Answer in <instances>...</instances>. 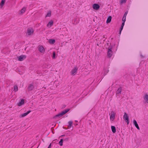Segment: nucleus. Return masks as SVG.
<instances>
[{
	"instance_id": "32",
	"label": "nucleus",
	"mask_w": 148,
	"mask_h": 148,
	"mask_svg": "<svg viewBox=\"0 0 148 148\" xmlns=\"http://www.w3.org/2000/svg\"><path fill=\"white\" fill-rule=\"evenodd\" d=\"M125 21H124V22H123L122 23V24L121 26L124 27L125 25Z\"/></svg>"
},
{
	"instance_id": "50",
	"label": "nucleus",
	"mask_w": 148,
	"mask_h": 148,
	"mask_svg": "<svg viewBox=\"0 0 148 148\" xmlns=\"http://www.w3.org/2000/svg\"><path fill=\"white\" fill-rule=\"evenodd\" d=\"M38 147L37 148H38Z\"/></svg>"
},
{
	"instance_id": "3",
	"label": "nucleus",
	"mask_w": 148,
	"mask_h": 148,
	"mask_svg": "<svg viewBox=\"0 0 148 148\" xmlns=\"http://www.w3.org/2000/svg\"><path fill=\"white\" fill-rule=\"evenodd\" d=\"M26 58V56L25 55H21L18 57H17V58L18 61H21L24 60Z\"/></svg>"
},
{
	"instance_id": "9",
	"label": "nucleus",
	"mask_w": 148,
	"mask_h": 148,
	"mask_svg": "<svg viewBox=\"0 0 148 148\" xmlns=\"http://www.w3.org/2000/svg\"><path fill=\"white\" fill-rule=\"evenodd\" d=\"M38 49L40 53H44L45 51V49L42 46H39Z\"/></svg>"
},
{
	"instance_id": "8",
	"label": "nucleus",
	"mask_w": 148,
	"mask_h": 148,
	"mask_svg": "<svg viewBox=\"0 0 148 148\" xmlns=\"http://www.w3.org/2000/svg\"><path fill=\"white\" fill-rule=\"evenodd\" d=\"M63 116V115L61 112L60 113L58 114H57V115H56L55 116H54L53 117V118L55 119H56L57 118H60L62 116Z\"/></svg>"
},
{
	"instance_id": "1",
	"label": "nucleus",
	"mask_w": 148,
	"mask_h": 148,
	"mask_svg": "<svg viewBox=\"0 0 148 148\" xmlns=\"http://www.w3.org/2000/svg\"><path fill=\"white\" fill-rule=\"evenodd\" d=\"M114 45H115L114 46L113 45H111V44H110V45L109 46L107 52V58H110L111 57L112 53V50Z\"/></svg>"
},
{
	"instance_id": "30",
	"label": "nucleus",
	"mask_w": 148,
	"mask_h": 148,
	"mask_svg": "<svg viewBox=\"0 0 148 148\" xmlns=\"http://www.w3.org/2000/svg\"><path fill=\"white\" fill-rule=\"evenodd\" d=\"M62 107L61 108V109H63L64 108H65L66 107V105H62Z\"/></svg>"
},
{
	"instance_id": "17",
	"label": "nucleus",
	"mask_w": 148,
	"mask_h": 148,
	"mask_svg": "<svg viewBox=\"0 0 148 148\" xmlns=\"http://www.w3.org/2000/svg\"><path fill=\"white\" fill-rule=\"evenodd\" d=\"M34 88V86L32 84H30L29 85L28 89L29 91H32Z\"/></svg>"
},
{
	"instance_id": "36",
	"label": "nucleus",
	"mask_w": 148,
	"mask_h": 148,
	"mask_svg": "<svg viewBox=\"0 0 148 148\" xmlns=\"http://www.w3.org/2000/svg\"><path fill=\"white\" fill-rule=\"evenodd\" d=\"M140 56L142 58H143V56L142 54H140Z\"/></svg>"
},
{
	"instance_id": "37",
	"label": "nucleus",
	"mask_w": 148,
	"mask_h": 148,
	"mask_svg": "<svg viewBox=\"0 0 148 148\" xmlns=\"http://www.w3.org/2000/svg\"><path fill=\"white\" fill-rule=\"evenodd\" d=\"M62 128H63L64 129H66H66H67V128H66V127H64V126H63V127H62Z\"/></svg>"
},
{
	"instance_id": "46",
	"label": "nucleus",
	"mask_w": 148,
	"mask_h": 148,
	"mask_svg": "<svg viewBox=\"0 0 148 148\" xmlns=\"http://www.w3.org/2000/svg\"><path fill=\"white\" fill-rule=\"evenodd\" d=\"M75 121L76 122H78V121Z\"/></svg>"
},
{
	"instance_id": "13",
	"label": "nucleus",
	"mask_w": 148,
	"mask_h": 148,
	"mask_svg": "<svg viewBox=\"0 0 148 148\" xmlns=\"http://www.w3.org/2000/svg\"><path fill=\"white\" fill-rule=\"evenodd\" d=\"M53 22L52 20H51L49 21L47 25V27H50L53 25Z\"/></svg>"
},
{
	"instance_id": "14",
	"label": "nucleus",
	"mask_w": 148,
	"mask_h": 148,
	"mask_svg": "<svg viewBox=\"0 0 148 148\" xmlns=\"http://www.w3.org/2000/svg\"><path fill=\"white\" fill-rule=\"evenodd\" d=\"M71 109V108H68L62 111L63 115L68 112Z\"/></svg>"
},
{
	"instance_id": "20",
	"label": "nucleus",
	"mask_w": 148,
	"mask_h": 148,
	"mask_svg": "<svg viewBox=\"0 0 148 148\" xmlns=\"http://www.w3.org/2000/svg\"><path fill=\"white\" fill-rule=\"evenodd\" d=\"M26 9V8L23 7L21 10L20 11L19 14H22L25 12Z\"/></svg>"
},
{
	"instance_id": "26",
	"label": "nucleus",
	"mask_w": 148,
	"mask_h": 148,
	"mask_svg": "<svg viewBox=\"0 0 148 148\" xmlns=\"http://www.w3.org/2000/svg\"><path fill=\"white\" fill-rule=\"evenodd\" d=\"M51 14V11L49 10V12L45 16V17H49L50 16Z\"/></svg>"
},
{
	"instance_id": "43",
	"label": "nucleus",
	"mask_w": 148,
	"mask_h": 148,
	"mask_svg": "<svg viewBox=\"0 0 148 148\" xmlns=\"http://www.w3.org/2000/svg\"><path fill=\"white\" fill-rule=\"evenodd\" d=\"M109 43H107V45H108V46H109Z\"/></svg>"
},
{
	"instance_id": "25",
	"label": "nucleus",
	"mask_w": 148,
	"mask_h": 148,
	"mask_svg": "<svg viewBox=\"0 0 148 148\" xmlns=\"http://www.w3.org/2000/svg\"><path fill=\"white\" fill-rule=\"evenodd\" d=\"M64 141V140L62 139H61L60 141L59 142V144L60 146L63 145V143Z\"/></svg>"
},
{
	"instance_id": "10",
	"label": "nucleus",
	"mask_w": 148,
	"mask_h": 148,
	"mask_svg": "<svg viewBox=\"0 0 148 148\" xmlns=\"http://www.w3.org/2000/svg\"><path fill=\"white\" fill-rule=\"evenodd\" d=\"M78 67L77 66L74 67L73 69L71 70V74H74L75 73H76L77 71Z\"/></svg>"
},
{
	"instance_id": "31",
	"label": "nucleus",
	"mask_w": 148,
	"mask_h": 148,
	"mask_svg": "<svg viewBox=\"0 0 148 148\" xmlns=\"http://www.w3.org/2000/svg\"><path fill=\"white\" fill-rule=\"evenodd\" d=\"M123 27L121 26L119 28V31H122L123 29Z\"/></svg>"
},
{
	"instance_id": "44",
	"label": "nucleus",
	"mask_w": 148,
	"mask_h": 148,
	"mask_svg": "<svg viewBox=\"0 0 148 148\" xmlns=\"http://www.w3.org/2000/svg\"><path fill=\"white\" fill-rule=\"evenodd\" d=\"M49 67H50L51 66V65H49Z\"/></svg>"
},
{
	"instance_id": "12",
	"label": "nucleus",
	"mask_w": 148,
	"mask_h": 148,
	"mask_svg": "<svg viewBox=\"0 0 148 148\" xmlns=\"http://www.w3.org/2000/svg\"><path fill=\"white\" fill-rule=\"evenodd\" d=\"M133 123L134 125L136 127L138 130H140V128L138 125L137 123V121L135 120H134L133 121Z\"/></svg>"
},
{
	"instance_id": "5",
	"label": "nucleus",
	"mask_w": 148,
	"mask_h": 148,
	"mask_svg": "<svg viewBox=\"0 0 148 148\" xmlns=\"http://www.w3.org/2000/svg\"><path fill=\"white\" fill-rule=\"evenodd\" d=\"M92 8L93 9L97 10L99 9L100 6L97 3H94L92 5Z\"/></svg>"
},
{
	"instance_id": "34",
	"label": "nucleus",
	"mask_w": 148,
	"mask_h": 148,
	"mask_svg": "<svg viewBox=\"0 0 148 148\" xmlns=\"http://www.w3.org/2000/svg\"><path fill=\"white\" fill-rule=\"evenodd\" d=\"M69 138H66L64 139V141H67V140H69Z\"/></svg>"
},
{
	"instance_id": "49",
	"label": "nucleus",
	"mask_w": 148,
	"mask_h": 148,
	"mask_svg": "<svg viewBox=\"0 0 148 148\" xmlns=\"http://www.w3.org/2000/svg\"><path fill=\"white\" fill-rule=\"evenodd\" d=\"M113 39V38H111V39Z\"/></svg>"
},
{
	"instance_id": "27",
	"label": "nucleus",
	"mask_w": 148,
	"mask_h": 148,
	"mask_svg": "<svg viewBox=\"0 0 148 148\" xmlns=\"http://www.w3.org/2000/svg\"><path fill=\"white\" fill-rule=\"evenodd\" d=\"M14 90L15 91H17L18 90V87L17 86L15 85L14 87Z\"/></svg>"
},
{
	"instance_id": "28",
	"label": "nucleus",
	"mask_w": 148,
	"mask_h": 148,
	"mask_svg": "<svg viewBox=\"0 0 148 148\" xmlns=\"http://www.w3.org/2000/svg\"><path fill=\"white\" fill-rule=\"evenodd\" d=\"M127 0H121L120 3L121 4L123 3H125Z\"/></svg>"
},
{
	"instance_id": "21",
	"label": "nucleus",
	"mask_w": 148,
	"mask_h": 148,
	"mask_svg": "<svg viewBox=\"0 0 148 148\" xmlns=\"http://www.w3.org/2000/svg\"><path fill=\"white\" fill-rule=\"evenodd\" d=\"M112 17L111 16H109L107 18L106 20V23H108L111 22L112 20Z\"/></svg>"
},
{
	"instance_id": "19",
	"label": "nucleus",
	"mask_w": 148,
	"mask_h": 148,
	"mask_svg": "<svg viewBox=\"0 0 148 148\" xmlns=\"http://www.w3.org/2000/svg\"><path fill=\"white\" fill-rule=\"evenodd\" d=\"M111 129L112 132L113 133H115L116 132V128L115 126H111Z\"/></svg>"
},
{
	"instance_id": "42",
	"label": "nucleus",
	"mask_w": 148,
	"mask_h": 148,
	"mask_svg": "<svg viewBox=\"0 0 148 148\" xmlns=\"http://www.w3.org/2000/svg\"><path fill=\"white\" fill-rule=\"evenodd\" d=\"M79 23V21H77L76 23V24H78V23Z\"/></svg>"
},
{
	"instance_id": "18",
	"label": "nucleus",
	"mask_w": 148,
	"mask_h": 148,
	"mask_svg": "<svg viewBox=\"0 0 148 148\" xmlns=\"http://www.w3.org/2000/svg\"><path fill=\"white\" fill-rule=\"evenodd\" d=\"M5 0H1V3H0V7L2 8L5 4Z\"/></svg>"
},
{
	"instance_id": "29",
	"label": "nucleus",
	"mask_w": 148,
	"mask_h": 148,
	"mask_svg": "<svg viewBox=\"0 0 148 148\" xmlns=\"http://www.w3.org/2000/svg\"><path fill=\"white\" fill-rule=\"evenodd\" d=\"M128 11H126L125 12V13H124V16H123V17L124 18V17H126V16H127V15L128 13Z\"/></svg>"
},
{
	"instance_id": "39",
	"label": "nucleus",
	"mask_w": 148,
	"mask_h": 148,
	"mask_svg": "<svg viewBox=\"0 0 148 148\" xmlns=\"http://www.w3.org/2000/svg\"><path fill=\"white\" fill-rule=\"evenodd\" d=\"M76 20H77V18H74V22L75 23L76 21Z\"/></svg>"
},
{
	"instance_id": "35",
	"label": "nucleus",
	"mask_w": 148,
	"mask_h": 148,
	"mask_svg": "<svg viewBox=\"0 0 148 148\" xmlns=\"http://www.w3.org/2000/svg\"><path fill=\"white\" fill-rule=\"evenodd\" d=\"M51 143H50L47 148H51Z\"/></svg>"
},
{
	"instance_id": "38",
	"label": "nucleus",
	"mask_w": 148,
	"mask_h": 148,
	"mask_svg": "<svg viewBox=\"0 0 148 148\" xmlns=\"http://www.w3.org/2000/svg\"><path fill=\"white\" fill-rule=\"evenodd\" d=\"M121 31H119V35H120L121 34Z\"/></svg>"
},
{
	"instance_id": "2",
	"label": "nucleus",
	"mask_w": 148,
	"mask_h": 148,
	"mask_svg": "<svg viewBox=\"0 0 148 148\" xmlns=\"http://www.w3.org/2000/svg\"><path fill=\"white\" fill-rule=\"evenodd\" d=\"M123 116V119L127 123V125H128L130 123V119L129 116L127 114L126 112L124 113Z\"/></svg>"
},
{
	"instance_id": "33",
	"label": "nucleus",
	"mask_w": 148,
	"mask_h": 148,
	"mask_svg": "<svg viewBox=\"0 0 148 148\" xmlns=\"http://www.w3.org/2000/svg\"><path fill=\"white\" fill-rule=\"evenodd\" d=\"M124 21H125H125H126V17L124 18V17H123L122 18V21L124 22Z\"/></svg>"
},
{
	"instance_id": "24",
	"label": "nucleus",
	"mask_w": 148,
	"mask_h": 148,
	"mask_svg": "<svg viewBox=\"0 0 148 148\" xmlns=\"http://www.w3.org/2000/svg\"><path fill=\"white\" fill-rule=\"evenodd\" d=\"M56 53L55 51H53V53L52 58L53 59H55L56 58Z\"/></svg>"
},
{
	"instance_id": "15",
	"label": "nucleus",
	"mask_w": 148,
	"mask_h": 148,
	"mask_svg": "<svg viewBox=\"0 0 148 148\" xmlns=\"http://www.w3.org/2000/svg\"><path fill=\"white\" fill-rule=\"evenodd\" d=\"M122 87L121 86L118 88L117 90L116 91V94H121V92Z\"/></svg>"
},
{
	"instance_id": "47",
	"label": "nucleus",
	"mask_w": 148,
	"mask_h": 148,
	"mask_svg": "<svg viewBox=\"0 0 148 148\" xmlns=\"http://www.w3.org/2000/svg\"><path fill=\"white\" fill-rule=\"evenodd\" d=\"M52 129H53V127H51V129L52 130Z\"/></svg>"
},
{
	"instance_id": "40",
	"label": "nucleus",
	"mask_w": 148,
	"mask_h": 148,
	"mask_svg": "<svg viewBox=\"0 0 148 148\" xmlns=\"http://www.w3.org/2000/svg\"><path fill=\"white\" fill-rule=\"evenodd\" d=\"M65 136V135H62L61 136H60L59 138H60V137H61L64 136Z\"/></svg>"
},
{
	"instance_id": "4",
	"label": "nucleus",
	"mask_w": 148,
	"mask_h": 148,
	"mask_svg": "<svg viewBox=\"0 0 148 148\" xmlns=\"http://www.w3.org/2000/svg\"><path fill=\"white\" fill-rule=\"evenodd\" d=\"M115 114L116 113H115L113 111L111 112V114L110 116V119L112 121H113L114 120Z\"/></svg>"
},
{
	"instance_id": "7",
	"label": "nucleus",
	"mask_w": 148,
	"mask_h": 148,
	"mask_svg": "<svg viewBox=\"0 0 148 148\" xmlns=\"http://www.w3.org/2000/svg\"><path fill=\"white\" fill-rule=\"evenodd\" d=\"M25 103V99H21L20 101H19L17 103V106H20L24 104Z\"/></svg>"
},
{
	"instance_id": "22",
	"label": "nucleus",
	"mask_w": 148,
	"mask_h": 148,
	"mask_svg": "<svg viewBox=\"0 0 148 148\" xmlns=\"http://www.w3.org/2000/svg\"><path fill=\"white\" fill-rule=\"evenodd\" d=\"M144 99L147 103H148V95L145 94Z\"/></svg>"
},
{
	"instance_id": "11",
	"label": "nucleus",
	"mask_w": 148,
	"mask_h": 148,
	"mask_svg": "<svg viewBox=\"0 0 148 148\" xmlns=\"http://www.w3.org/2000/svg\"><path fill=\"white\" fill-rule=\"evenodd\" d=\"M31 112V111L30 110H29L27 112L23 113V114H21L20 115V117H23L27 115H28L29 113H30Z\"/></svg>"
},
{
	"instance_id": "41",
	"label": "nucleus",
	"mask_w": 148,
	"mask_h": 148,
	"mask_svg": "<svg viewBox=\"0 0 148 148\" xmlns=\"http://www.w3.org/2000/svg\"><path fill=\"white\" fill-rule=\"evenodd\" d=\"M58 141V140L57 139H55V140H53V141Z\"/></svg>"
},
{
	"instance_id": "45",
	"label": "nucleus",
	"mask_w": 148,
	"mask_h": 148,
	"mask_svg": "<svg viewBox=\"0 0 148 148\" xmlns=\"http://www.w3.org/2000/svg\"><path fill=\"white\" fill-rule=\"evenodd\" d=\"M52 132L53 134H54V133L53 132V131H52Z\"/></svg>"
},
{
	"instance_id": "6",
	"label": "nucleus",
	"mask_w": 148,
	"mask_h": 148,
	"mask_svg": "<svg viewBox=\"0 0 148 148\" xmlns=\"http://www.w3.org/2000/svg\"><path fill=\"white\" fill-rule=\"evenodd\" d=\"M34 32L32 28H28L27 30V34L28 35H30L32 34Z\"/></svg>"
},
{
	"instance_id": "48",
	"label": "nucleus",
	"mask_w": 148,
	"mask_h": 148,
	"mask_svg": "<svg viewBox=\"0 0 148 148\" xmlns=\"http://www.w3.org/2000/svg\"><path fill=\"white\" fill-rule=\"evenodd\" d=\"M53 142V143H55V142Z\"/></svg>"
},
{
	"instance_id": "16",
	"label": "nucleus",
	"mask_w": 148,
	"mask_h": 148,
	"mask_svg": "<svg viewBox=\"0 0 148 148\" xmlns=\"http://www.w3.org/2000/svg\"><path fill=\"white\" fill-rule=\"evenodd\" d=\"M48 42L50 44H53L56 41L54 39H49Z\"/></svg>"
},
{
	"instance_id": "23",
	"label": "nucleus",
	"mask_w": 148,
	"mask_h": 148,
	"mask_svg": "<svg viewBox=\"0 0 148 148\" xmlns=\"http://www.w3.org/2000/svg\"><path fill=\"white\" fill-rule=\"evenodd\" d=\"M73 121H70L68 122V123L69 124V125L68 126V127L69 128H70L73 125Z\"/></svg>"
}]
</instances>
